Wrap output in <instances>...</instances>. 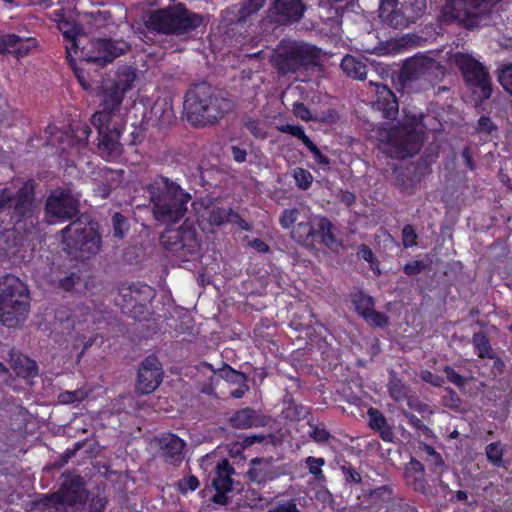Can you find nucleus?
<instances>
[{
  "instance_id": "1",
  "label": "nucleus",
  "mask_w": 512,
  "mask_h": 512,
  "mask_svg": "<svg viewBox=\"0 0 512 512\" xmlns=\"http://www.w3.org/2000/svg\"><path fill=\"white\" fill-rule=\"evenodd\" d=\"M57 28L63 34L65 40L70 44L66 46V59L73 68L79 82L84 86L79 70L75 67V59L72 51L80 60L87 63H93L98 67H105L115 58L127 53L131 46L124 40L98 39L91 44V50L85 52L79 51L77 37L81 34L82 28L71 17H66L57 24Z\"/></svg>"
},
{
  "instance_id": "2",
  "label": "nucleus",
  "mask_w": 512,
  "mask_h": 512,
  "mask_svg": "<svg viewBox=\"0 0 512 512\" xmlns=\"http://www.w3.org/2000/svg\"><path fill=\"white\" fill-rule=\"evenodd\" d=\"M124 98L125 94L121 91L105 85L101 91L99 110L91 117V124L98 133L97 148L108 161L118 159L123 151L119 142L121 131L113 118L119 112Z\"/></svg>"
},
{
  "instance_id": "3",
  "label": "nucleus",
  "mask_w": 512,
  "mask_h": 512,
  "mask_svg": "<svg viewBox=\"0 0 512 512\" xmlns=\"http://www.w3.org/2000/svg\"><path fill=\"white\" fill-rule=\"evenodd\" d=\"M152 215L154 219L165 225L179 222L187 212L191 195L168 177L157 175L146 185Z\"/></svg>"
},
{
  "instance_id": "4",
  "label": "nucleus",
  "mask_w": 512,
  "mask_h": 512,
  "mask_svg": "<svg viewBox=\"0 0 512 512\" xmlns=\"http://www.w3.org/2000/svg\"><path fill=\"white\" fill-rule=\"evenodd\" d=\"M233 108L231 100L216 93L207 82L193 85L185 94L187 121L195 127L214 124Z\"/></svg>"
},
{
  "instance_id": "5",
  "label": "nucleus",
  "mask_w": 512,
  "mask_h": 512,
  "mask_svg": "<svg viewBox=\"0 0 512 512\" xmlns=\"http://www.w3.org/2000/svg\"><path fill=\"white\" fill-rule=\"evenodd\" d=\"M320 53L314 45L283 39L273 51L271 64L279 75L287 76L318 66Z\"/></svg>"
},
{
  "instance_id": "6",
  "label": "nucleus",
  "mask_w": 512,
  "mask_h": 512,
  "mask_svg": "<svg viewBox=\"0 0 512 512\" xmlns=\"http://www.w3.org/2000/svg\"><path fill=\"white\" fill-rule=\"evenodd\" d=\"M30 308L27 285L17 276L6 274L0 278V321L15 327L25 320Z\"/></svg>"
},
{
  "instance_id": "7",
  "label": "nucleus",
  "mask_w": 512,
  "mask_h": 512,
  "mask_svg": "<svg viewBox=\"0 0 512 512\" xmlns=\"http://www.w3.org/2000/svg\"><path fill=\"white\" fill-rule=\"evenodd\" d=\"M203 24V17L192 12L182 3L153 11L148 27L166 35H182L196 30Z\"/></svg>"
},
{
  "instance_id": "8",
  "label": "nucleus",
  "mask_w": 512,
  "mask_h": 512,
  "mask_svg": "<svg viewBox=\"0 0 512 512\" xmlns=\"http://www.w3.org/2000/svg\"><path fill=\"white\" fill-rule=\"evenodd\" d=\"M452 61L460 71L475 104L480 105L490 99L493 87L488 68L471 54L464 52L453 54Z\"/></svg>"
},
{
  "instance_id": "9",
  "label": "nucleus",
  "mask_w": 512,
  "mask_h": 512,
  "mask_svg": "<svg viewBox=\"0 0 512 512\" xmlns=\"http://www.w3.org/2000/svg\"><path fill=\"white\" fill-rule=\"evenodd\" d=\"M61 233L65 250L75 259H89L101 248L102 239L97 229L79 220L72 221Z\"/></svg>"
},
{
  "instance_id": "10",
  "label": "nucleus",
  "mask_w": 512,
  "mask_h": 512,
  "mask_svg": "<svg viewBox=\"0 0 512 512\" xmlns=\"http://www.w3.org/2000/svg\"><path fill=\"white\" fill-rule=\"evenodd\" d=\"M426 8V0H381L379 17L388 27L404 29L419 20Z\"/></svg>"
},
{
  "instance_id": "11",
  "label": "nucleus",
  "mask_w": 512,
  "mask_h": 512,
  "mask_svg": "<svg viewBox=\"0 0 512 512\" xmlns=\"http://www.w3.org/2000/svg\"><path fill=\"white\" fill-rule=\"evenodd\" d=\"M155 295L154 289L144 283H133L118 289L115 304L121 312L136 320H145L149 314L148 303Z\"/></svg>"
},
{
  "instance_id": "12",
  "label": "nucleus",
  "mask_w": 512,
  "mask_h": 512,
  "mask_svg": "<svg viewBox=\"0 0 512 512\" xmlns=\"http://www.w3.org/2000/svg\"><path fill=\"white\" fill-rule=\"evenodd\" d=\"M155 295L154 289L144 283H133L118 289L115 304L121 312L136 320H145L149 314L148 303Z\"/></svg>"
},
{
  "instance_id": "13",
  "label": "nucleus",
  "mask_w": 512,
  "mask_h": 512,
  "mask_svg": "<svg viewBox=\"0 0 512 512\" xmlns=\"http://www.w3.org/2000/svg\"><path fill=\"white\" fill-rule=\"evenodd\" d=\"M333 229L334 225L327 217L318 216L312 221H301L294 225L291 237L306 248H314L316 243L332 248L337 244Z\"/></svg>"
},
{
  "instance_id": "14",
  "label": "nucleus",
  "mask_w": 512,
  "mask_h": 512,
  "mask_svg": "<svg viewBox=\"0 0 512 512\" xmlns=\"http://www.w3.org/2000/svg\"><path fill=\"white\" fill-rule=\"evenodd\" d=\"M89 497L86 482L80 475L68 474L57 491L44 494L39 503L45 507L63 506L80 508L84 506Z\"/></svg>"
},
{
  "instance_id": "15",
  "label": "nucleus",
  "mask_w": 512,
  "mask_h": 512,
  "mask_svg": "<svg viewBox=\"0 0 512 512\" xmlns=\"http://www.w3.org/2000/svg\"><path fill=\"white\" fill-rule=\"evenodd\" d=\"M163 248L183 260L198 255L201 239L196 228L187 220L177 229H168L160 237Z\"/></svg>"
},
{
  "instance_id": "16",
  "label": "nucleus",
  "mask_w": 512,
  "mask_h": 512,
  "mask_svg": "<svg viewBox=\"0 0 512 512\" xmlns=\"http://www.w3.org/2000/svg\"><path fill=\"white\" fill-rule=\"evenodd\" d=\"M444 76L445 67L439 61L422 55L405 60L399 72V80L403 84L422 79L434 85L442 81Z\"/></svg>"
},
{
  "instance_id": "17",
  "label": "nucleus",
  "mask_w": 512,
  "mask_h": 512,
  "mask_svg": "<svg viewBox=\"0 0 512 512\" xmlns=\"http://www.w3.org/2000/svg\"><path fill=\"white\" fill-rule=\"evenodd\" d=\"M501 0H447L454 9L463 7V11H457L454 18L467 30L476 29L485 24L489 19L492 7Z\"/></svg>"
},
{
  "instance_id": "18",
  "label": "nucleus",
  "mask_w": 512,
  "mask_h": 512,
  "mask_svg": "<svg viewBox=\"0 0 512 512\" xmlns=\"http://www.w3.org/2000/svg\"><path fill=\"white\" fill-rule=\"evenodd\" d=\"M13 207L10 219L15 226L21 228L28 223L33 225L35 220L36 182L33 179L26 180L13 195Z\"/></svg>"
},
{
  "instance_id": "19",
  "label": "nucleus",
  "mask_w": 512,
  "mask_h": 512,
  "mask_svg": "<svg viewBox=\"0 0 512 512\" xmlns=\"http://www.w3.org/2000/svg\"><path fill=\"white\" fill-rule=\"evenodd\" d=\"M389 152L391 157L406 159L415 156L422 148L423 141L414 128H396L389 132Z\"/></svg>"
},
{
  "instance_id": "20",
  "label": "nucleus",
  "mask_w": 512,
  "mask_h": 512,
  "mask_svg": "<svg viewBox=\"0 0 512 512\" xmlns=\"http://www.w3.org/2000/svg\"><path fill=\"white\" fill-rule=\"evenodd\" d=\"M45 212L48 217L58 222L69 221L79 214V201L69 190L56 189L46 200Z\"/></svg>"
},
{
  "instance_id": "21",
  "label": "nucleus",
  "mask_w": 512,
  "mask_h": 512,
  "mask_svg": "<svg viewBox=\"0 0 512 512\" xmlns=\"http://www.w3.org/2000/svg\"><path fill=\"white\" fill-rule=\"evenodd\" d=\"M235 474L234 467L226 458L217 462L213 476L211 478V487L215 493L210 498V501L216 505L224 506L229 502L228 493L233 490L234 480L232 476Z\"/></svg>"
},
{
  "instance_id": "22",
  "label": "nucleus",
  "mask_w": 512,
  "mask_h": 512,
  "mask_svg": "<svg viewBox=\"0 0 512 512\" xmlns=\"http://www.w3.org/2000/svg\"><path fill=\"white\" fill-rule=\"evenodd\" d=\"M306 9L303 0H273L268 9V17L277 25L289 26L299 22Z\"/></svg>"
},
{
  "instance_id": "23",
  "label": "nucleus",
  "mask_w": 512,
  "mask_h": 512,
  "mask_svg": "<svg viewBox=\"0 0 512 512\" xmlns=\"http://www.w3.org/2000/svg\"><path fill=\"white\" fill-rule=\"evenodd\" d=\"M163 380L161 363L155 355L147 356L138 369L137 389L142 394L153 392Z\"/></svg>"
},
{
  "instance_id": "24",
  "label": "nucleus",
  "mask_w": 512,
  "mask_h": 512,
  "mask_svg": "<svg viewBox=\"0 0 512 512\" xmlns=\"http://www.w3.org/2000/svg\"><path fill=\"white\" fill-rule=\"evenodd\" d=\"M154 443L163 462L177 466L183 460L185 441L174 433H163L154 438Z\"/></svg>"
},
{
  "instance_id": "25",
  "label": "nucleus",
  "mask_w": 512,
  "mask_h": 512,
  "mask_svg": "<svg viewBox=\"0 0 512 512\" xmlns=\"http://www.w3.org/2000/svg\"><path fill=\"white\" fill-rule=\"evenodd\" d=\"M6 45H8V54L17 59H22L34 53L39 46V42L35 37L6 33Z\"/></svg>"
},
{
  "instance_id": "26",
  "label": "nucleus",
  "mask_w": 512,
  "mask_h": 512,
  "mask_svg": "<svg viewBox=\"0 0 512 512\" xmlns=\"http://www.w3.org/2000/svg\"><path fill=\"white\" fill-rule=\"evenodd\" d=\"M277 477L273 463L263 458H253L249 462L247 479L256 485H265Z\"/></svg>"
},
{
  "instance_id": "27",
  "label": "nucleus",
  "mask_w": 512,
  "mask_h": 512,
  "mask_svg": "<svg viewBox=\"0 0 512 512\" xmlns=\"http://www.w3.org/2000/svg\"><path fill=\"white\" fill-rule=\"evenodd\" d=\"M404 479L406 484L414 491L427 494L430 490L429 483L425 477L424 465L412 457L405 467Z\"/></svg>"
},
{
  "instance_id": "28",
  "label": "nucleus",
  "mask_w": 512,
  "mask_h": 512,
  "mask_svg": "<svg viewBox=\"0 0 512 512\" xmlns=\"http://www.w3.org/2000/svg\"><path fill=\"white\" fill-rule=\"evenodd\" d=\"M232 427L236 429H247L251 427H264L268 419L260 411L250 407L237 410L229 419Z\"/></svg>"
},
{
  "instance_id": "29",
  "label": "nucleus",
  "mask_w": 512,
  "mask_h": 512,
  "mask_svg": "<svg viewBox=\"0 0 512 512\" xmlns=\"http://www.w3.org/2000/svg\"><path fill=\"white\" fill-rule=\"evenodd\" d=\"M376 108L382 111L385 118L393 119L398 114L399 104L394 92L384 84L376 85Z\"/></svg>"
},
{
  "instance_id": "30",
  "label": "nucleus",
  "mask_w": 512,
  "mask_h": 512,
  "mask_svg": "<svg viewBox=\"0 0 512 512\" xmlns=\"http://www.w3.org/2000/svg\"><path fill=\"white\" fill-rule=\"evenodd\" d=\"M367 415L369 418V428L378 433L379 437L384 442L393 443L396 438L393 427L388 424L384 414L377 408L370 407L367 411Z\"/></svg>"
},
{
  "instance_id": "31",
  "label": "nucleus",
  "mask_w": 512,
  "mask_h": 512,
  "mask_svg": "<svg viewBox=\"0 0 512 512\" xmlns=\"http://www.w3.org/2000/svg\"><path fill=\"white\" fill-rule=\"evenodd\" d=\"M136 78L137 71L133 66L122 65L117 68L108 85L126 95L132 89Z\"/></svg>"
},
{
  "instance_id": "32",
  "label": "nucleus",
  "mask_w": 512,
  "mask_h": 512,
  "mask_svg": "<svg viewBox=\"0 0 512 512\" xmlns=\"http://www.w3.org/2000/svg\"><path fill=\"white\" fill-rule=\"evenodd\" d=\"M10 367L18 377L24 379L32 378L38 374L37 363L20 353L11 354Z\"/></svg>"
},
{
  "instance_id": "33",
  "label": "nucleus",
  "mask_w": 512,
  "mask_h": 512,
  "mask_svg": "<svg viewBox=\"0 0 512 512\" xmlns=\"http://www.w3.org/2000/svg\"><path fill=\"white\" fill-rule=\"evenodd\" d=\"M393 489L389 485H381L375 488L362 489L358 500L366 506H373L382 501L390 500Z\"/></svg>"
},
{
  "instance_id": "34",
  "label": "nucleus",
  "mask_w": 512,
  "mask_h": 512,
  "mask_svg": "<svg viewBox=\"0 0 512 512\" xmlns=\"http://www.w3.org/2000/svg\"><path fill=\"white\" fill-rule=\"evenodd\" d=\"M340 67L350 78L364 80L367 75V64L353 55L347 54L343 57Z\"/></svg>"
},
{
  "instance_id": "35",
  "label": "nucleus",
  "mask_w": 512,
  "mask_h": 512,
  "mask_svg": "<svg viewBox=\"0 0 512 512\" xmlns=\"http://www.w3.org/2000/svg\"><path fill=\"white\" fill-rule=\"evenodd\" d=\"M349 298L354 306L355 312L362 318L367 317L368 313L375 306L374 298L362 289L351 292Z\"/></svg>"
},
{
  "instance_id": "36",
  "label": "nucleus",
  "mask_w": 512,
  "mask_h": 512,
  "mask_svg": "<svg viewBox=\"0 0 512 512\" xmlns=\"http://www.w3.org/2000/svg\"><path fill=\"white\" fill-rule=\"evenodd\" d=\"M282 413L286 420L300 421L309 415L310 409L301 403H297L291 395H287L284 399Z\"/></svg>"
},
{
  "instance_id": "37",
  "label": "nucleus",
  "mask_w": 512,
  "mask_h": 512,
  "mask_svg": "<svg viewBox=\"0 0 512 512\" xmlns=\"http://www.w3.org/2000/svg\"><path fill=\"white\" fill-rule=\"evenodd\" d=\"M304 463L316 485L321 488L325 487L327 484V477L323 471V467L326 464L325 458L308 456L304 459Z\"/></svg>"
},
{
  "instance_id": "38",
  "label": "nucleus",
  "mask_w": 512,
  "mask_h": 512,
  "mask_svg": "<svg viewBox=\"0 0 512 512\" xmlns=\"http://www.w3.org/2000/svg\"><path fill=\"white\" fill-rule=\"evenodd\" d=\"M473 346L479 358L493 359L494 353L488 336L483 332H477L472 338Z\"/></svg>"
},
{
  "instance_id": "39",
  "label": "nucleus",
  "mask_w": 512,
  "mask_h": 512,
  "mask_svg": "<svg viewBox=\"0 0 512 512\" xmlns=\"http://www.w3.org/2000/svg\"><path fill=\"white\" fill-rule=\"evenodd\" d=\"M387 388L390 397L395 402H401L408 397L409 387L400 378L391 377L388 381Z\"/></svg>"
},
{
  "instance_id": "40",
  "label": "nucleus",
  "mask_w": 512,
  "mask_h": 512,
  "mask_svg": "<svg viewBox=\"0 0 512 512\" xmlns=\"http://www.w3.org/2000/svg\"><path fill=\"white\" fill-rule=\"evenodd\" d=\"M356 255L358 259L369 263V267L375 276L381 275L380 263L372 249L367 244L362 243L358 245Z\"/></svg>"
},
{
  "instance_id": "41",
  "label": "nucleus",
  "mask_w": 512,
  "mask_h": 512,
  "mask_svg": "<svg viewBox=\"0 0 512 512\" xmlns=\"http://www.w3.org/2000/svg\"><path fill=\"white\" fill-rule=\"evenodd\" d=\"M339 469L343 475V479L346 485L350 487L355 485H360L363 481V477L361 472L352 465L349 461H343V463L339 466Z\"/></svg>"
},
{
  "instance_id": "42",
  "label": "nucleus",
  "mask_w": 512,
  "mask_h": 512,
  "mask_svg": "<svg viewBox=\"0 0 512 512\" xmlns=\"http://www.w3.org/2000/svg\"><path fill=\"white\" fill-rule=\"evenodd\" d=\"M242 123L254 138L265 140L268 137L265 126L259 118L246 116L242 119Z\"/></svg>"
},
{
  "instance_id": "43",
  "label": "nucleus",
  "mask_w": 512,
  "mask_h": 512,
  "mask_svg": "<svg viewBox=\"0 0 512 512\" xmlns=\"http://www.w3.org/2000/svg\"><path fill=\"white\" fill-rule=\"evenodd\" d=\"M113 236L117 239H123L130 229L128 219L120 212H115L111 218Z\"/></svg>"
},
{
  "instance_id": "44",
  "label": "nucleus",
  "mask_w": 512,
  "mask_h": 512,
  "mask_svg": "<svg viewBox=\"0 0 512 512\" xmlns=\"http://www.w3.org/2000/svg\"><path fill=\"white\" fill-rule=\"evenodd\" d=\"M486 457L488 461L495 467H503V455L504 449L501 442H492L486 446L485 449Z\"/></svg>"
},
{
  "instance_id": "45",
  "label": "nucleus",
  "mask_w": 512,
  "mask_h": 512,
  "mask_svg": "<svg viewBox=\"0 0 512 512\" xmlns=\"http://www.w3.org/2000/svg\"><path fill=\"white\" fill-rule=\"evenodd\" d=\"M266 0H242L238 12V21L245 22L246 19L263 8Z\"/></svg>"
},
{
  "instance_id": "46",
  "label": "nucleus",
  "mask_w": 512,
  "mask_h": 512,
  "mask_svg": "<svg viewBox=\"0 0 512 512\" xmlns=\"http://www.w3.org/2000/svg\"><path fill=\"white\" fill-rule=\"evenodd\" d=\"M230 217V209L226 210L221 207H212L206 211V220L211 226H221L225 222H228Z\"/></svg>"
},
{
  "instance_id": "47",
  "label": "nucleus",
  "mask_w": 512,
  "mask_h": 512,
  "mask_svg": "<svg viewBox=\"0 0 512 512\" xmlns=\"http://www.w3.org/2000/svg\"><path fill=\"white\" fill-rule=\"evenodd\" d=\"M292 176L295 180L296 186L299 189L308 190L311 187L313 176L308 170L297 167L293 170Z\"/></svg>"
},
{
  "instance_id": "48",
  "label": "nucleus",
  "mask_w": 512,
  "mask_h": 512,
  "mask_svg": "<svg viewBox=\"0 0 512 512\" xmlns=\"http://www.w3.org/2000/svg\"><path fill=\"white\" fill-rule=\"evenodd\" d=\"M498 81L503 89L512 96V63L498 69Z\"/></svg>"
},
{
  "instance_id": "49",
  "label": "nucleus",
  "mask_w": 512,
  "mask_h": 512,
  "mask_svg": "<svg viewBox=\"0 0 512 512\" xmlns=\"http://www.w3.org/2000/svg\"><path fill=\"white\" fill-rule=\"evenodd\" d=\"M277 129L282 133L298 138L304 145L311 141V139L305 134L304 128L300 125L283 124L278 126Z\"/></svg>"
},
{
  "instance_id": "50",
  "label": "nucleus",
  "mask_w": 512,
  "mask_h": 512,
  "mask_svg": "<svg viewBox=\"0 0 512 512\" xmlns=\"http://www.w3.org/2000/svg\"><path fill=\"white\" fill-rule=\"evenodd\" d=\"M164 108L160 107V104L157 102L152 107V113L159 118V121L164 123H169L174 118V112L172 105L164 102Z\"/></svg>"
},
{
  "instance_id": "51",
  "label": "nucleus",
  "mask_w": 512,
  "mask_h": 512,
  "mask_svg": "<svg viewBox=\"0 0 512 512\" xmlns=\"http://www.w3.org/2000/svg\"><path fill=\"white\" fill-rule=\"evenodd\" d=\"M442 400L444 406L447 408L457 412L462 410V400L452 388L445 389V395L443 396Z\"/></svg>"
},
{
  "instance_id": "52",
  "label": "nucleus",
  "mask_w": 512,
  "mask_h": 512,
  "mask_svg": "<svg viewBox=\"0 0 512 512\" xmlns=\"http://www.w3.org/2000/svg\"><path fill=\"white\" fill-rule=\"evenodd\" d=\"M87 397V393L83 390L64 391L58 395V401L61 404H74L81 402Z\"/></svg>"
},
{
  "instance_id": "53",
  "label": "nucleus",
  "mask_w": 512,
  "mask_h": 512,
  "mask_svg": "<svg viewBox=\"0 0 512 512\" xmlns=\"http://www.w3.org/2000/svg\"><path fill=\"white\" fill-rule=\"evenodd\" d=\"M309 436L316 443H327L332 437L324 425L310 424Z\"/></svg>"
},
{
  "instance_id": "54",
  "label": "nucleus",
  "mask_w": 512,
  "mask_h": 512,
  "mask_svg": "<svg viewBox=\"0 0 512 512\" xmlns=\"http://www.w3.org/2000/svg\"><path fill=\"white\" fill-rule=\"evenodd\" d=\"M369 325L374 327H385L389 323V318L385 313L379 312L373 308L367 315V317L363 318Z\"/></svg>"
},
{
  "instance_id": "55",
  "label": "nucleus",
  "mask_w": 512,
  "mask_h": 512,
  "mask_svg": "<svg viewBox=\"0 0 512 512\" xmlns=\"http://www.w3.org/2000/svg\"><path fill=\"white\" fill-rule=\"evenodd\" d=\"M299 210L297 208L284 209L279 217V224L283 229L291 228L297 221Z\"/></svg>"
},
{
  "instance_id": "56",
  "label": "nucleus",
  "mask_w": 512,
  "mask_h": 512,
  "mask_svg": "<svg viewBox=\"0 0 512 512\" xmlns=\"http://www.w3.org/2000/svg\"><path fill=\"white\" fill-rule=\"evenodd\" d=\"M91 23L96 28L107 26L112 21V14L109 10H97L90 13Z\"/></svg>"
},
{
  "instance_id": "57",
  "label": "nucleus",
  "mask_w": 512,
  "mask_h": 512,
  "mask_svg": "<svg viewBox=\"0 0 512 512\" xmlns=\"http://www.w3.org/2000/svg\"><path fill=\"white\" fill-rule=\"evenodd\" d=\"M417 233L411 224H406L402 228V244L404 248H412L417 244Z\"/></svg>"
},
{
  "instance_id": "58",
  "label": "nucleus",
  "mask_w": 512,
  "mask_h": 512,
  "mask_svg": "<svg viewBox=\"0 0 512 512\" xmlns=\"http://www.w3.org/2000/svg\"><path fill=\"white\" fill-rule=\"evenodd\" d=\"M305 147L311 152L314 161L320 166H328L330 165V158L323 154L317 145L311 140L309 141Z\"/></svg>"
},
{
  "instance_id": "59",
  "label": "nucleus",
  "mask_w": 512,
  "mask_h": 512,
  "mask_svg": "<svg viewBox=\"0 0 512 512\" xmlns=\"http://www.w3.org/2000/svg\"><path fill=\"white\" fill-rule=\"evenodd\" d=\"M428 268V264L422 260H413L411 262L406 263L402 271L407 276H416L426 270Z\"/></svg>"
},
{
  "instance_id": "60",
  "label": "nucleus",
  "mask_w": 512,
  "mask_h": 512,
  "mask_svg": "<svg viewBox=\"0 0 512 512\" xmlns=\"http://www.w3.org/2000/svg\"><path fill=\"white\" fill-rule=\"evenodd\" d=\"M200 483L195 475H189L178 481V490L181 494H186L189 491H195Z\"/></svg>"
},
{
  "instance_id": "61",
  "label": "nucleus",
  "mask_w": 512,
  "mask_h": 512,
  "mask_svg": "<svg viewBox=\"0 0 512 512\" xmlns=\"http://www.w3.org/2000/svg\"><path fill=\"white\" fill-rule=\"evenodd\" d=\"M268 512H301L293 499L280 500Z\"/></svg>"
},
{
  "instance_id": "62",
  "label": "nucleus",
  "mask_w": 512,
  "mask_h": 512,
  "mask_svg": "<svg viewBox=\"0 0 512 512\" xmlns=\"http://www.w3.org/2000/svg\"><path fill=\"white\" fill-rule=\"evenodd\" d=\"M443 372L446 374L447 380L462 389L466 384L464 376L460 375L454 368L449 365L444 366Z\"/></svg>"
},
{
  "instance_id": "63",
  "label": "nucleus",
  "mask_w": 512,
  "mask_h": 512,
  "mask_svg": "<svg viewBox=\"0 0 512 512\" xmlns=\"http://www.w3.org/2000/svg\"><path fill=\"white\" fill-rule=\"evenodd\" d=\"M475 129L477 134L490 135L493 131L497 130V126L493 123L490 117L483 115L478 119Z\"/></svg>"
},
{
  "instance_id": "64",
  "label": "nucleus",
  "mask_w": 512,
  "mask_h": 512,
  "mask_svg": "<svg viewBox=\"0 0 512 512\" xmlns=\"http://www.w3.org/2000/svg\"><path fill=\"white\" fill-rule=\"evenodd\" d=\"M106 505L107 499L105 496L95 495L90 499L88 503L87 512H102Z\"/></svg>"
}]
</instances>
